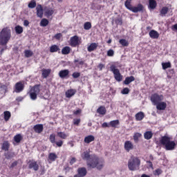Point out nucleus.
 <instances>
[{"instance_id": "58836bf2", "label": "nucleus", "mask_w": 177, "mask_h": 177, "mask_svg": "<svg viewBox=\"0 0 177 177\" xmlns=\"http://www.w3.org/2000/svg\"><path fill=\"white\" fill-rule=\"evenodd\" d=\"M56 158H57V155L55 153H50L48 155V159L50 161H56Z\"/></svg>"}, {"instance_id": "f257e3e1", "label": "nucleus", "mask_w": 177, "mask_h": 177, "mask_svg": "<svg viewBox=\"0 0 177 177\" xmlns=\"http://www.w3.org/2000/svg\"><path fill=\"white\" fill-rule=\"evenodd\" d=\"M81 157L82 160L86 161V165L88 169L97 168L100 171V169H103V167H104V160L100 159L96 154L91 155L88 151L83 152Z\"/></svg>"}, {"instance_id": "2f4dec72", "label": "nucleus", "mask_w": 177, "mask_h": 177, "mask_svg": "<svg viewBox=\"0 0 177 177\" xmlns=\"http://www.w3.org/2000/svg\"><path fill=\"white\" fill-rule=\"evenodd\" d=\"M169 10V8H168V7H162L160 12V16H162V17H164V16H165V15L168 13Z\"/></svg>"}, {"instance_id": "c03bdc74", "label": "nucleus", "mask_w": 177, "mask_h": 177, "mask_svg": "<svg viewBox=\"0 0 177 177\" xmlns=\"http://www.w3.org/2000/svg\"><path fill=\"white\" fill-rule=\"evenodd\" d=\"M48 24H49V21L48 19H41V21L40 22L41 27H46V26H48Z\"/></svg>"}, {"instance_id": "a878e982", "label": "nucleus", "mask_w": 177, "mask_h": 177, "mask_svg": "<svg viewBox=\"0 0 177 177\" xmlns=\"http://www.w3.org/2000/svg\"><path fill=\"white\" fill-rule=\"evenodd\" d=\"M136 121H142L145 118V113L140 111L137 113L135 115Z\"/></svg>"}, {"instance_id": "473e14b6", "label": "nucleus", "mask_w": 177, "mask_h": 177, "mask_svg": "<svg viewBox=\"0 0 177 177\" xmlns=\"http://www.w3.org/2000/svg\"><path fill=\"white\" fill-rule=\"evenodd\" d=\"M57 135L58 138H60V139H64V140L67 139V137L68 136L66 133L63 131H58L57 133Z\"/></svg>"}, {"instance_id": "de8ad7c7", "label": "nucleus", "mask_w": 177, "mask_h": 177, "mask_svg": "<svg viewBox=\"0 0 177 177\" xmlns=\"http://www.w3.org/2000/svg\"><path fill=\"white\" fill-rule=\"evenodd\" d=\"M53 13H55V11H53V10L48 9L46 11V16H47V17H50V16H52Z\"/></svg>"}, {"instance_id": "052dcab7", "label": "nucleus", "mask_w": 177, "mask_h": 177, "mask_svg": "<svg viewBox=\"0 0 177 177\" xmlns=\"http://www.w3.org/2000/svg\"><path fill=\"white\" fill-rule=\"evenodd\" d=\"M116 24H118L119 26H122V19H118L115 20Z\"/></svg>"}, {"instance_id": "f704fd0d", "label": "nucleus", "mask_w": 177, "mask_h": 177, "mask_svg": "<svg viewBox=\"0 0 177 177\" xmlns=\"http://www.w3.org/2000/svg\"><path fill=\"white\" fill-rule=\"evenodd\" d=\"M71 52V48L69 46H65L62 49V53L63 55H68Z\"/></svg>"}, {"instance_id": "f3484780", "label": "nucleus", "mask_w": 177, "mask_h": 177, "mask_svg": "<svg viewBox=\"0 0 177 177\" xmlns=\"http://www.w3.org/2000/svg\"><path fill=\"white\" fill-rule=\"evenodd\" d=\"M37 10V16L38 17L42 18L44 16V8H42V6L41 4L37 5L36 7Z\"/></svg>"}, {"instance_id": "6e6552de", "label": "nucleus", "mask_w": 177, "mask_h": 177, "mask_svg": "<svg viewBox=\"0 0 177 177\" xmlns=\"http://www.w3.org/2000/svg\"><path fill=\"white\" fill-rule=\"evenodd\" d=\"M49 140L53 146L56 145L57 147H62L63 146V144L64 143V141L63 140H58L56 141V134L52 133L49 136Z\"/></svg>"}, {"instance_id": "5701e85b", "label": "nucleus", "mask_w": 177, "mask_h": 177, "mask_svg": "<svg viewBox=\"0 0 177 177\" xmlns=\"http://www.w3.org/2000/svg\"><path fill=\"white\" fill-rule=\"evenodd\" d=\"M99 44L97 43H91L87 48L88 52H93V50H96Z\"/></svg>"}, {"instance_id": "6e6d98bb", "label": "nucleus", "mask_w": 177, "mask_h": 177, "mask_svg": "<svg viewBox=\"0 0 177 177\" xmlns=\"http://www.w3.org/2000/svg\"><path fill=\"white\" fill-rule=\"evenodd\" d=\"M62 37H63V35H62V33H57L55 35L54 38H55V39L59 40L62 38Z\"/></svg>"}, {"instance_id": "c756f323", "label": "nucleus", "mask_w": 177, "mask_h": 177, "mask_svg": "<svg viewBox=\"0 0 177 177\" xmlns=\"http://www.w3.org/2000/svg\"><path fill=\"white\" fill-rule=\"evenodd\" d=\"M144 138L147 140H150V139H151V138H153V132L152 131H146L144 133Z\"/></svg>"}, {"instance_id": "9d476101", "label": "nucleus", "mask_w": 177, "mask_h": 177, "mask_svg": "<svg viewBox=\"0 0 177 177\" xmlns=\"http://www.w3.org/2000/svg\"><path fill=\"white\" fill-rule=\"evenodd\" d=\"M24 81H20L15 84V92L16 93H20L24 91Z\"/></svg>"}, {"instance_id": "ddd939ff", "label": "nucleus", "mask_w": 177, "mask_h": 177, "mask_svg": "<svg viewBox=\"0 0 177 177\" xmlns=\"http://www.w3.org/2000/svg\"><path fill=\"white\" fill-rule=\"evenodd\" d=\"M124 148L127 153H129L131 150H133L134 149L133 143H132V142L130 140H127L124 142Z\"/></svg>"}, {"instance_id": "3c124183", "label": "nucleus", "mask_w": 177, "mask_h": 177, "mask_svg": "<svg viewBox=\"0 0 177 177\" xmlns=\"http://www.w3.org/2000/svg\"><path fill=\"white\" fill-rule=\"evenodd\" d=\"M107 56L109 57H113L114 56V50L113 49H110L107 51Z\"/></svg>"}, {"instance_id": "4be33fe9", "label": "nucleus", "mask_w": 177, "mask_h": 177, "mask_svg": "<svg viewBox=\"0 0 177 177\" xmlns=\"http://www.w3.org/2000/svg\"><path fill=\"white\" fill-rule=\"evenodd\" d=\"M51 71H52V70H50V69L43 68L41 70V77H42V78H48V77H49V75H50Z\"/></svg>"}, {"instance_id": "2eb2a0df", "label": "nucleus", "mask_w": 177, "mask_h": 177, "mask_svg": "<svg viewBox=\"0 0 177 177\" xmlns=\"http://www.w3.org/2000/svg\"><path fill=\"white\" fill-rule=\"evenodd\" d=\"M33 130L35 133H42L44 131V124H37L33 127Z\"/></svg>"}, {"instance_id": "ea45409f", "label": "nucleus", "mask_w": 177, "mask_h": 177, "mask_svg": "<svg viewBox=\"0 0 177 177\" xmlns=\"http://www.w3.org/2000/svg\"><path fill=\"white\" fill-rule=\"evenodd\" d=\"M15 32L16 34L17 35H20V34H22L24 30H23V27H21V26L19 25H17V26H15Z\"/></svg>"}, {"instance_id": "09e8293b", "label": "nucleus", "mask_w": 177, "mask_h": 177, "mask_svg": "<svg viewBox=\"0 0 177 177\" xmlns=\"http://www.w3.org/2000/svg\"><path fill=\"white\" fill-rule=\"evenodd\" d=\"M72 77L73 78H80L81 77V73H79V72H74L73 74H72Z\"/></svg>"}, {"instance_id": "69168bd1", "label": "nucleus", "mask_w": 177, "mask_h": 177, "mask_svg": "<svg viewBox=\"0 0 177 177\" xmlns=\"http://www.w3.org/2000/svg\"><path fill=\"white\" fill-rule=\"evenodd\" d=\"M29 24H30V22L28 21V20L26 19L24 21V26H25V27L28 26Z\"/></svg>"}, {"instance_id": "a18cd8bd", "label": "nucleus", "mask_w": 177, "mask_h": 177, "mask_svg": "<svg viewBox=\"0 0 177 177\" xmlns=\"http://www.w3.org/2000/svg\"><path fill=\"white\" fill-rule=\"evenodd\" d=\"M84 30H91L92 28V24L91 22H86L84 24Z\"/></svg>"}, {"instance_id": "0eeeda50", "label": "nucleus", "mask_w": 177, "mask_h": 177, "mask_svg": "<svg viewBox=\"0 0 177 177\" xmlns=\"http://www.w3.org/2000/svg\"><path fill=\"white\" fill-rule=\"evenodd\" d=\"M150 100L152 104L156 106L157 104L160 103V102L164 100V95L155 93L151 95Z\"/></svg>"}, {"instance_id": "5fc2aeb1", "label": "nucleus", "mask_w": 177, "mask_h": 177, "mask_svg": "<svg viewBox=\"0 0 177 177\" xmlns=\"http://www.w3.org/2000/svg\"><path fill=\"white\" fill-rule=\"evenodd\" d=\"M75 162H77V158H75V157H73L69 161L71 165L75 164Z\"/></svg>"}, {"instance_id": "e433bc0d", "label": "nucleus", "mask_w": 177, "mask_h": 177, "mask_svg": "<svg viewBox=\"0 0 177 177\" xmlns=\"http://www.w3.org/2000/svg\"><path fill=\"white\" fill-rule=\"evenodd\" d=\"M133 138V140H134L135 143H138V142H139V138H142V133H135Z\"/></svg>"}, {"instance_id": "774afa93", "label": "nucleus", "mask_w": 177, "mask_h": 177, "mask_svg": "<svg viewBox=\"0 0 177 177\" xmlns=\"http://www.w3.org/2000/svg\"><path fill=\"white\" fill-rule=\"evenodd\" d=\"M141 177H150V176L143 174L141 175Z\"/></svg>"}, {"instance_id": "4d7b16f0", "label": "nucleus", "mask_w": 177, "mask_h": 177, "mask_svg": "<svg viewBox=\"0 0 177 177\" xmlns=\"http://www.w3.org/2000/svg\"><path fill=\"white\" fill-rule=\"evenodd\" d=\"M80 122H81V119H74L73 120V124L74 125H80Z\"/></svg>"}, {"instance_id": "0e129e2a", "label": "nucleus", "mask_w": 177, "mask_h": 177, "mask_svg": "<svg viewBox=\"0 0 177 177\" xmlns=\"http://www.w3.org/2000/svg\"><path fill=\"white\" fill-rule=\"evenodd\" d=\"M81 111H82L81 109H77V110L73 111V114L75 115H78V114H81Z\"/></svg>"}, {"instance_id": "6ab92c4d", "label": "nucleus", "mask_w": 177, "mask_h": 177, "mask_svg": "<svg viewBox=\"0 0 177 177\" xmlns=\"http://www.w3.org/2000/svg\"><path fill=\"white\" fill-rule=\"evenodd\" d=\"M9 149H10V143L8 140L3 141L1 144V150L3 151H9Z\"/></svg>"}, {"instance_id": "a19ab883", "label": "nucleus", "mask_w": 177, "mask_h": 177, "mask_svg": "<svg viewBox=\"0 0 177 177\" xmlns=\"http://www.w3.org/2000/svg\"><path fill=\"white\" fill-rule=\"evenodd\" d=\"M119 43L120 44V45H122V46H129V42H128V41H127V39H120Z\"/></svg>"}, {"instance_id": "680f3d73", "label": "nucleus", "mask_w": 177, "mask_h": 177, "mask_svg": "<svg viewBox=\"0 0 177 177\" xmlns=\"http://www.w3.org/2000/svg\"><path fill=\"white\" fill-rule=\"evenodd\" d=\"M102 128H110V123H107V122H104L102 124Z\"/></svg>"}, {"instance_id": "13d9d810", "label": "nucleus", "mask_w": 177, "mask_h": 177, "mask_svg": "<svg viewBox=\"0 0 177 177\" xmlns=\"http://www.w3.org/2000/svg\"><path fill=\"white\" fill-rule=\"evenodd\" d=\"M17 164H19V162L17 160L14 161L11 165L10 168H15V167H17Z\"/></svg>"}, {"instance_id": "c85d7f7f", "label": "nucleus", "mask_w": 177, "mask_h": 177, "mask_svg": "<svg viewBox=\"0 0 177 177\" xmlns=\"http://www.w3.org/2000/svg\"><path fill=\"white\" fill-rule=\"evenodd\" d=\"M149 8L150 9H156L157 8V1L156 0H149Z\"/></svg>"}, {"instance_id": "412c9836", "label": "nucleus", "mask_w": 177, "mask_h": 177, "mask_svg": "<svg viewBox=\"0 0 177 177\" xmlns=\"http://www.w3.org/2000/svg\"><path fill=\"white\" fill-rule=\"evenodd\" d=\"M75 93H77V90L73 89V88L69 89L66 91L65 93L66 97H68V98L73 97V96H74Z\"/></svg>"}, {"instance_id": "8fccbe9b", "label": "nucleus", "mask_w": 177, "mask_h": 177, "mask_svg": "<svg viewBox=\"0 0 177 177\" xmlns=\"http://www.w3.org/2000/svg\"><path fill=\"white\" fill-rule=\"evenodd\" d=\"M122 95H128L129 93V88L128 87L124 88L121 91Z\"/></svg>"}, {"instance_id": "7ed1b4c3", "label": "nucleus", "mask_w": 177, "mask_h": 177, "mask_svg": "<svg viewBox=\"0 0 177 177\" xmlns=\"http://www.w3.org/2000/svg\"><path fill=\"white\" fill-rule=\"evenodd\" d=\"M159 142L167 151L175 150V147H176V142L171 141V137L168 136H162Z\"/></svg>"}, {"instance_id": "393cba45", "label": "nucleus", "mask_w": 177, "mask_h": 177, "mask_svg": "<svg viewBox=\"0 0 177 177\" xmlns=\"http://www.w3.org/2000/svg\"><path fill=\"white\" fill-rule=\"evenodd\" d=\"M133 81H135V77H127L124 81L123 82V84H124V85H129V84H131V82H133Z\"/></svg>"}, {"instance_id": "1a4fd4ad", "label": "nucleus", "mask_w": 177, "mask_h": 177, "mask_svg": "<svg viewBox=\"0 0 177 177\" xmlns=\"http://www.w3.org/2000/svg\"><path fill=\"white\" fill-rule=\"evenodd\" d=\"M28 169H32L35 172H37L39 169V165H38V162L35 160H30L28 162Z\"/></svg>"}, {"instance_id": "f8f14e48", "label": "nucleus", "mask_w": 177, "mask_h": 177, "mask_svg": "<svg viewBox=\"0 0 177 177\" xmlns=\"http://www.w3.org/2000/svg\"><path fill=\"white\" fill-rule=\"evenodd\" d=\"M86 174L88 171H86V168L80 167L77 169V174L74 176V177H84L86 176Z\"/></svg>"}, {"instance_id": "9b49d317", "label": "nucleus", "mask_w": 177, "mask_h": 177, "mask_svg": "<svg viewBox=\"0 0 177 177\" xmlns=\"http://www.w3.org/2000/svg\"><path fill=\"white\" fill-rule=\"evenodd\" d=\"M70 41V45L72 46V48H75L80 45V37H78L77 35L71 37Z\"/></svg>"}, {"instance_id": "bf43d9fd", "label": "nucleus", "mask_w": 177, "mask_h": 177, "mask_svg": "<svg viewBox=\"0 0 177 177\" xmlns=\"http://www.w3.org/2000/svg\"><path fill=\"white\" fill-rule=\"evenodd\" d=\"M104 67H106V66L103 64H100L97 66V68H99L100 71H102V70H103V68H104Z\"/></svg>"}, {"instance_id": "39448f33", "label": "nucleus", "mask_w": 177, "mask_h": 177, "mask_svg": "<svg viewBox=\"0 0 177 177\" xmlns=\"http://www.w3.org/2000/svg\"><path fill=\"white\" fill-rule=\"evenodd\" d=\"M39 86H40L39 84H36L30 88L29 91V95L32 100H37V97L38 95H39V92H41V90L39 89Z\"/></svg>"}, {"instance_id": "dca6fc26", "label": "nucleus", "mask_w": 177, "mask_h": 177, "mask_svg": "<svg viewBox=\"0 0 177 177\" xmlns=\"http://www.w3.org/2000/svg\"><path fill=\"white\" fill-rule=\"evenodd\" d=\"M143 9H145V7L142 3H138L137 6L132 7L131 11L133 12V13H138V12H143Z\"/></svg>"}, {"instance_id": "4468645a", "label": "nucleus", "mask_w": 177, "mask_h": 177, "mask_svg": "<svg viewBox=\"0 0 177 177\" xmlns=\"http://www.w3.org/2000/svg\"><path fill=\"white\" fill-rule=\"evenodd\" d=\"M156 109L159 111H162L167 109V102L160 101L158 104H156Z\"/></svg>"}, {"instance_id": "e2e57ef3", "label": "nucleus", "mask_w": 177, "mask_h": 177, "mask_svg": "<svg viewBox=\"0 0 177 177\" xmlns=\"http://www.w3.org/2000/svg\"><path fill=\"white\" fill-rule=\"evenodd\" d=\"M147 164H148L149 167L150 168H151V169H153V162H151V161L147 160Z\"/></svg>"}, {"instance_id": "b1692460", "label": "nucleus", "mask_w": 177, "mask_h": 177, "mask_svg": "<svg viewBox=\"0 0 177 177\" xmlns=\"http://www.w3.org/2000/svg\"><path fill=\"white\" fill-rule=\"evenodd\" d=\"M149 37L152 38V39H158V37H160V34H158V32L151 30L149 32Z\"/></svg>"}, {"instance_id": "a211bd4d", "label": "nucleus", "mask_w": 177, "mask_h": 177, "mask_svg": "<svg viewBox=\"0 0 177 177\" xmlns=\"http://www.w3.org/2000/svg\"><path fill=\"white\" fill-rule=\"evenodd\" d=\"M70 71L68 69L62 70L59 72V77L60 78H68Z\"/></svg>"}, {"instance_id": "cd10ccee", "label": "nucleus", "mask_w": 177, "mask_h": 177, "mask_svg": "<svg viewBox=\"0 0 177 177\" xmlns=\"http://www.w3.org/2000/svg\"><path fill=\"white\" fill-rule=\"evenodd\" d=\"M97 113L98 114H100L101 115H104L106 113V107L103 106H100L97 109Z\"/></svg>"}, {"instance_id": "338daca9", "label": "nucleus", "mask_w": 177, "mask_h": 177, "mask_svg": "<svg viewBox=\"0 0 177 177\" xmlns=\"http://www.w3.org/2000/svg\"><path fill=\"white\" fill-rule=\"evenodd\" d=\"M6 158L7 160H10V158H12V156H10V153H7V154L6 155Z\"/></svg>"}, {"instance_id": "7c9ffc66", "label": "nucleus", "mask_w": 177, "mask_h": 177, "mask_svg": "<svg viewBox=\"0 0 177 177\" xmlns=\"http://www.w3.org/2000/svg\"><path fill=\"white\" fill-rule=\"evenodd\" d=\"M117 125H120V120H112L109 122V127L111 128H117Z\"/></svg>"}, {"instance_id": "aec40b11", "label": "nucleus", "mask_w": 177, "mask_h": 177, "mask_svg": "<svg viewBox=\"0 0 177 177\" xmlns=\"http://www.w3.org/2000/svg\"><path fill=\"white\" fill-rule=\"evenodd\" d=\"M50 53H56V52H58V53H60V47L56 44H53L50 46Z\"/></svg>"}, {"instance_id": "4c0bfd02", "label": "nucleus", "mask_w": 177, "mask_h": 177, "mask_svg": "<svg viewBox=\"0 0 177 177\" xmlns=\"http://www.w3.org/2000/svg\"><path fill=\"white\" fill-rule=\"evenodd\" d=\"M23 139V137L21 136V134H17L14 136V140L16 142V143H20Z\"/></svg>"}, {"instance_id": "20e7f679", "label": "nucleus", "mask_w": 177, "mask_h": 177, "mask_svg": "<svg viewBox=\"0 0 177 177\" xmlns=\"http://www.w3.org/2000/svg\"><path fill=\"white\" fill-rule=\"evenodd\" d=\"M140 167V159L133 156H131L128 161V168L129 171H138Z\"/></svg>"}, {"instance_id": "423d86ee", "label": "nucleus", "mask_w": 177, "mask_h": 177, "mask_svg": "<svg viewBox=\"0 0 177 177\" xmlns=\"http://www.w3.org/2000/svg\"><path fill=\"white\" fill-rule=\"evenodd\" d=\"M110 70L113 73L115 80L118 81V82H121V81H122L123 77L120 72V69L117 68L115 65H111L110 66Z\"/></svg>"}, {"instance_id": "864d4df0", "label": "nucleus", "mask_w": 177, "mask_h": 177, "mask_svg": "<svg viewBox=\"0 0 177 177\" xmlns=\"http://www.w3.org/2000/svg\"><path fill=\"white\" fill-rule=\"evenodd\" d=\"M74 63H78V64H80V66H84V62L82 59L79 60L77 59L74 60Z\"/></svg>"}, {"instance_id": "72a5a7b5", "label": "nucleus", "mask_w": 177, "mask_h": 177, "mask_svg": "<svg viewBox=\"0 0 177 177\" xmlns=\"http://www.w3.org/2000/svg\"><path fill=\"white\" fill-rule=\"evenodd\" d=\"M4 114V120L5 121L8 122L9 120H10V118L12 117V114L10 113V111H6L3 113Z\"/></svg>"}, {"instance_id": "79ce46f5", "label": "nucleus", "mask_w": 177, "mask_h": 177, "mask_svg": "<svg viewBox=\"0 0 177 177\" xmlns=\"http://www.w3.org/2000/svg\"><path fill=\"white\" fill-rule=\"evenodd\" d=\"M28 6L30 9H34L37 6V1L35 0H31Z\"/></svg>"}, {"instance_id": "c9c22d12", "label": "nucleus", "mask_w": 177, "mask_h": 177, "mask_svg": "<svg viewBox=\"0 0 177 177\" xmlns=\"http://www.w3.org/2000/svg\"><path fill=\"white\" fill-rule=\"evenodd\" d=\"M132 3V0H126L124 2V6L127 8V9H129V10H132V5L131 4Z\"/></svg>"}, {"instance_id": "49530a36", "label": "nucleus", "mask_w": 177, "mask_h": 177, "mask_svg": "<svg viewBox=\"0 0 177 177\" xmlns=\"http://www.w3.org/2000/svg\"><path fill=\"white\" fill-rule=\"evenodd\" d=\"M24 53H25L26 57H31V56H32V55H33L32 51H31L30 50H26L24 51Z\"/></svg>"}, {"instance_id": "f03ea898", "label": "nucleus", "mask_w": 177, "mask_h": 177, "mask_svg": "<svg viewBox=\"0 0 177 177\" xmlns=\"http://www.w3.org/2000/svg\"><path fill=\"white\" fill-rule=\"evenodd\" d=\"M12 38V30L9 27H6L0 32V45L6 46Z\"/></svg>"}, {"instance_id": "bb28decb", "label": "nucleus", "mask_w": 177, "mask_h": 177, "mask_svg": "<svg viewBox=\"0 0 177 177\" xmlns=\"http://www.w3.org/2000/svg\"><path fill=\"white\" fill-rule=\"evenodd\" d=\"M94 141H95V136L92 135L87 136L84 138V143L89 144L91 142H94Z\"/></svg>"}, {"instance_id": "37998d69", "label": "nucleus", "mask_w": 177, "mask_h": 177, "mask_svg": "<svg viewBox=\"0 0 177 177\" xmlns=\"http://www.w3.org/2000/svg\"><path fill=\"white\" fill-rule=\"evenodd\" d=\"M162 67L163 70H167V68H171V62H162Z\"/></svg>"}, {"instance_id": "603ef678", "label": "nucleus", "mask_w": 177, "mask_h": 177, "mask_svg": "<svg viewBox=\"0 0 177 177\" xmlns=\"http://www.w3.org/2000/svg\"><path fill=\"white\" fill-rule=\"evenodd\" d=\"M161 174H162V171L161 170V169H157L154 171V175H157L158 176L161 175Z\"/></svg>"}]
</instances>
